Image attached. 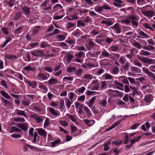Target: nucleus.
Masks as SVG:
<instances>
[{
  "label": "nucleus",
  "instance_id": "1",
  "mask_svg": "<svg viewBox=\"0 0 155 155\" xmlns=\"http://www.w3.org/2000/svg\"><path fill=\"white\" fill-rule=\"evenodd\" d=\"M137 57L138 59L141 61L142 63L144 64L150 65L153 64L154 63V60L153 59L141 56L139 55H137Z\"/></svg>",
  "mask_w": 155,
  "mask_h": 155
},
{
  "label": "nucleus",
  "instance_id": "2",
  "mask_svg": "<svg viewBox=\"0 0 155 155\" xmlns=\"http://www.w3.org/2000/svg\"><path fill=\"white\" fill-rule=\"evenodd\" d=\"M74 105L76 109L78 110V113L79 115L81 114H84V113L83 111V109H84V104H81L77 101H76L74 103Z\"/></svg>",
  "mask_w": 155,
  "mask_h": 155
},
{
  "label": "nucleus",
  "instance_id": "3",
  "mask_svg": "<svg viewBox=\"0 0 155 155\" xmlns=\"http://www.w3.org/2000/svg\"><path fill=\"white\" fill-rule=\"evenodd\" d=\"M141 13L145 16L151 18L155 15V12L151 10L142 11Z\"/></svg>",
  "mask_w": 155,
  "mask_h": 155
},
{
  "label": "nucleus",
  "instance_id": "4",
  "mask_svg": "<svg viewBox=\"0 0 155 155\" xmlns=\"http://www.w3.org/2000/svg\"><path fill=\"white\" fill-rule=\"evenodd\" d=\"M71 134L74 137H75L77 135H78L81 133V130H79V132L78 133H76L78 129L74 125L71 126Z\"/></svg>",
  "mask_w": 155,
  "mask_h": 155
},
{
  "label": "nucleus",
  "instance_id": "5",
  "mask_svg": "<svg viewBox=\"0 0 155 155\" xmlns=\"http://www.w3.org/2000/svg\"><path fill=\"white\" fill-rule=\"evenodd\" d=\"M96 96H95L92 97L90 100L89 102L87 104L88 106L91 109L93 112L94 111V110L95 109V107L93 106V104L96 99Z\"/></svg>",
  "mask_w": 155,
  "mask_h": 155
},
{
  "label": "nucleus",
  "instance_id": "6",
  "mask_svg": "<svg viewBox=\"0 0 155 155\" xmlns=\"http://www.w3.org/2000/svg\"><path fill=\"white\" fill-rule=\"evenodd\" d=\"M36 78L37 79L41 81L46 80L48 78V77L41 72L38 74L36 76Z\"/></svg>",
  "mask_w": 155,
  "mask_h": 155
},
{
  "label": "nucleus",
  "instance_id": "7",
  "mask_svg": "<svg viewBox=\"0 0 155 155\" xmlns=\"http://www.w3.org/2000/svg\"><path fill=\"white\" fill-rule=\"evenodd\" d=\"M111 54L108 51L103 49L102 51L101 54L99 56V58L101 59L104 58H109Z\"/></svg>",
  "mask_w": 155,
  "mask_h": 155
},
{
  "label": "nucleus",
  "instance_id": "8",
  "mask_svg": "<svg viewBox=\"0 0 155 155\" xmlns=\"http://www.w3.org/2000/svg\"><path fill=\"white\" fill-rule=\"evenodd\" d=\"M16 126L23 131H25L28 129V124L27 123H17Z\"/></svg>",
  "mask_w": 155,
  "mask_h": 155
},
{
  "label": "nucleus",
  "instance_id": "9",
  "mask_svg": "<svg viewBox=\"0 0 155 155\" xmlns=\"http://www.w3.org/2000/svg\"><path fill=\"white\" fill-rule=\"evenodd\" d=\"M142 70L149 77L152 78L153 79L155 80V75L153 73L150 72L148 69L145 67L142 68Z\"/></svg>",
  "mask_w": 155,
  "mask_h": 155
},
{
  "label": "nucleus",
  "instance_id": "10",
  "mask_svg": "<svg viewBox=\"0 0 155 155\" xmlns=\"http://www.w3.org/2000/svg\"><path fill=\"white\" fill-rule=\"evenodd\" d=\"M31 53L33 55L36 57H41L44 55V53L43 51L38 50L32 51Z\"/></svg>",
  "mask_w": 155,
  "mask_h": 155
},
{
  "label": "nucleus",
  "instance_id": "11",
  "mask_svg": "<svg viewBox=\"0 0 155 155\" xmlns=\"http://www.w3.org/2000/svg\"><path fill=\"white\" fill-rule=\"evenodd\" d=\"M31 117L35 120L36 122L38 123H40L42 122L43 119L39 117L38 115L35 113H33L31 115Z\"/></svg>",
  "mask_w": 155,
  "mask_h": 155
},
{
  "label": "nucleus",
  "instance_id": "12",
  "mask_svg": "<svg viewBox=\"0 0 155 155\" xmlns=\"http://www.w3.org/2000/svg\"><path fill=\"white\" fill-rule=\"evenodd\" d=\"M37 130L40 136L46 137L47 133L45 130L42 128H38L36 129Z\"/></svg>",
  "mask_w": 155,
  "mask_h": 155
},
{
  "label": "nucleus",
  "instance_id": "13",
  "mask_svg": "<svg viewBox=\"0 0 155 155\" xmlns=\"http://www.w3.org/2000/svg\"><path fill=\"white\" fill-rule=\"evenodd\" d=\"M48 2L47 1H45L41 5L43 7V9L45 10H50L51 9V7L48 3Z\"/></svg>",
  "mask_w": 155,
  "mask_h": 155
},
{
  "label": "nucleus",
  "instance_id": "14",
  "mask_svg": "<svg viewBox=\"0 0 155 155\" xmlns=\"http://www.w3.org/2000/svg\"><path fill=\"white\" fill-rule=\"evenodd\" d=\"M15 112L17 115L23 116L25 118H28L27 115L25 111L18 109H16Z\"/></svg>",
  "mask_w": 155,
  "mask_h": 155
},
{
  "label": "nucleus",
  "instance_id": "15",
  "mask_svg": "<svg viewBox=\"0 0 155 155\" xmlns=\"http://www.w3.org/2000/svg\"><path fill=\"white\" fill-rule=\"evenodd\" d=\"M30 8L27 6H24L22 8V11L23 14L28 17L30 13Z\"/></svg>",
  "mask_w": 155,
  "mask_h": 155
},
{
  "label": "nucleus",
  "instance_id": "16",
  "mask_svg": "<svg viewBox=\"0 0 155 155\" xmlns=\"http://www.w3.org/2000/svg\"><path fill=\"white\" fill-rule=\"evenodd\" d=\"M111 28L115 30L117 34H120L121 32L120 28L117 23H116L114 26H111Z\"/></svg>",
  "mask_w": 155,
  "mask_h": 155
},
{
  "label": "nucleus",
  "instance_id": "17",
  "mask_svg": "<svg viewBox=\"0 0 155 155\" xmlns=\"http://www.w3.org/2000/svg\"><path fill=\"white\" fill-rule=\"evenodd\" d=\"M61 142V140L60 139H59L58 140H56L53 142L49 143V145L50 147H54L57 146L58 144H60Z\"/></svg>",
  "mask_w": 155,
  "mask_h": 155
},
{
  "label": "nucleus",
  "instance_id": "18",
  "mask_svg": "<svg viewBox=\"0 0 155 155\" xmlns=\"http://www.w3.org/2000/svg\"><path fill=\"white\" fill-rule=\"evenodd\" d=\"M75 64L72 63L67 68V71L68 72H72L76 70V68L74 67Z\"/></svg>",
  "mask_w": 155,
  "mask_h": 155
},
{
  "label": "nucleus",
  "instance_id": "19",
  "mask_svg": "<svg viewBox=\"0 0 155 155\" xmlns=\"http://www.w3.org/2000/svg\"><path fill=\"white\" fill-rule=\"evenodd\" d=\"M102 78L101 79H103V80H107L114 79L113 76L110 74L107 73L104 74L102 75Z\"/></svg>",
  "mask_w": 155,
  "mask_h": 155
},
{
  "label": "nucleus",
  "instance_id": "20",
  "mask_svg": "<svg viewBox=\"0 0 155 155\" xmlns=\"http://www.w3.org/2000/svg\"><path fill=\"white\" fill-rule=\"evenodd\" d=\"M83 120L89 127L92 126L95 123V121L94 120L86 119H84Z\"/></svg>",
  "mask_w": 155,
  "mask_h": 155
},
{
  "label": "nucleus",
  "instance_id": "21",
  "mask_svg": "<svg viewBox=\"0 0 155 155\" xmlns=\"http://www.w3.org/2000/svg\"><path fill=\"white\" fill-rule=\"evenodd\" d=\"M153 99V97L152 95L149 94L145 95L144 98L145 101L147 103L151 102Z\"/></svg>",
  "mask_w": 155,
  "mask_h": 155
},
{
  "label": "nucleus",
  "instance_id": "22",
  "mask_svg": "<svg viewBox=\"0 0 155 155\" xmlns=\"http://www.w3.org/2000/svg\"><path fill=\"white\" fill-rule=\"evenodd\" d=\"M58 80L55 78H50L48 81V84L50 85H53L58 83Z\"/></svg>",
  "mask_w": 155,
  "mask_h": 155
},
{
  "label": "nucleus",
  "instance_id": "23",
  "mask_svg": "<svg viewBox=\"0 0 155 155\" xmlns=\"http://www.w3.org/2000/svg\"><path fill=\"white\" fill-rule=\"evenodd\" d=\"M84 110L88 117L89 118L92 116V114L91 111L88 107L86 106H84Z\"/></svg>",
  "mask_w": 155,
  "mask_h": 155
},
{
  "label": "nucleus",
  "instance_id": "24",
  "mask_svg": "<svg viewBox=\"0 0 155 155\" xmlns=\"http://www.w3.org/2000/svg\"><path fill=\"white\" fill-rule=\"evenodd\" d=\"M98 103L100 106L104 108L106 105L107 101L105 99L100 100H99Z\"/></svg>",
  "mask_w": 155,
  "mask_h": 155
},
{
  "label": "nucleus",
  "instance_id": "25",
  "mask_svg": "<svg viewBox=\"0 0 155 155\" xmlns=\"http://www.w3.org/2000/svg\"><path fill=\"white\" fill-rule=\"evenodd\" d=\"M151 53L147 51H145L144 50H141L139 53V54L140 55H143L144 56H148L150 55Z\"/></svg>",
  "mask_w": 155,
  "mask_h": 155
},
{
  "label": "nucleus",
  "instance_id": "26",
  "mask_svg": "<svg viewBox=\"0 0 155 155\" xmlns=\"http://www.w3.org/2000/svg\"><path fill=\"white\" fill-rule=\"evenodd\" d=\"M141 138V136H139L137 137L134 138L133 139H130L129 140L130 143L133 145L135 143L137 142Z\"/></svg>",
  "mask_w": 155,
  "mask_h": 155
},
{
  "label": "nucleus",
  "instance_id": "27",
  "mask_svg": "<svg viewBox=\"0 0 155 155\" xmlns=\"http://www.w3.org/2000/svg\"><path fill=\"white\" fill-rule=\"evenodd\" d=\"M48 110L51 114L53 115L54 116L57 117L59 116L58 113L56 112V110L53 108L51 107H49L48 108Z\"/></svg>",
  "mask_w": 155,
  "mask_h": 155
},
{
  "label": "nucleus",
  "instance_id": "28",
  "mask_svg": "<svg viewBox=\"0 0 155 155\" xmlns=\"http://www.w3.org/2000/svg\"><path fill=\"white\" fill-rule=\"evenodd\" d=\"M21 130L15 127H12L10 130V133H12L14 132H21Z\"/></svg>",
  "mask_w": 155,
  "mask_h": 155
},
{
  "label": "nucleus",
  "instance_id": "29",
  "mask_svg": "<svg viewBox=\"0 0 155 155\" xmlns=\"http://www.w3.org/2000/svg\"><path fill=\"white\" fill-rule=\"evenodd\" d=\"M5 58L8 59L12 60L17 58L15 55L11 54H6L5 55Z\"/></svg>",
  "mask_w": 155,
  "mask_h": 155
},
{
  "label": "nucleus",
  "instance_id": "30",
  "mask_svg": "<svg viewBox=\"0 0 155 155\" xmlns=\"http://www.w3.org/2000/svg\"><path fill=\"white\" fill-rule=\"evenodd\" d=\"M61 12V15H56L54 16L53 17V19L55 20H57L61 19L64 15V13L62 11H60Z\"/></svg>",
  "mask_w": 155,
  "mask_h": 155
},
{
  "label": "nucleus",
  "instance_id": "31",
  "mask_svg": "<svg viewBox=\"0 0 155 155\" xmlns=\"http://www.w3.org/2000/svg\"><path fill=\"white\" fill-rule=\"evenodd\" d=\"M0 93L3 97L7 99H9L11 98V97L6 92L1 91H0Z\"/></svg>",
  "mask_w": 155,
  "mask_h": 155
},
{
  "label": "nucleus",
  "instance_id": "32",
  "mask_svg": "<svg viewBox=\"0 0 155 155\" xmlns=\"http://www.w3.org/2000/svg\"><path fill=\"white\" fill-rule=\"evenodd\" d=\"M137 31V32L140 35L143 36L144 37L146 38H150L149 36L143 31L140 30H138Z\"/></svg>",
  "mask_w": 155,
  "mask_h": 155
},
{
  "label": "nucleus",
  "instance_id": "33",
  "mask_svg": "<svg viewBox=\"0 0 155 155\" xmlns=\"http://www.w3.org/2000/svg\"><path fill=\"white\" fill-rule=\"evenodd\" d=\"M101 37L100 36H97L96 37L94 41L98 43L102 44L104 41L103 39H101Z\"/></svg>",
  "mask_w": 155,
  "mask_h": 155
},
{
  "label": "nucleus",
  "instance_id": "34",
  "mask_svg": "<svg viewBox=\"0 0 155 155\" xmlns=\"http://www.w3.org/2000/svg\"><path fill=\"white\" fill-rule=\"evenodd\" d=\"M154 47L151 45H148V46H143L142 47V48L146 50H147L148 51H150L151 50H154Z\"/></svg>",
  "mask_w": 155,
  "mask_h": 155
},
{
  "label": "nucleus",
  "instance_id": "35",
  "mask_svg": "<svg viewBox=\"0 0 155 155\" xmlns=\"http://www.w3.org/2000/svg\"><path fill=\"white\" fill-rule=\"evenodd\" d=\"M38 88L42 90L43 91H47L48 90L47 87L45 86L42 83H40L38 84Z\"/></svg>",
  "mask_w": 155,
  "mask_h": 155
},
{
  "label": "nucleus",
  "instance_id": "36",
  "mask_svg": "<svg viewBox=\"0 0 155 155\" xmlns=\"http://www.w3.org/2000/svg\"><path fill=\"white\" fill-rule=\"evenodd\" d=\"M65 38V37L64 36L62 35H59L56 37V40L57 41H61L64 40Z\"/></svg>",
  "mask_w": 155,
  "mask_h": 155
},
{
  "label": "nucleus",
  "instance_id": "37",
  "mask_svg": "<svg viewBox=\"0 0 155 155\" xmlns=\"http://www.w3.org/2000/svg\"><path fill=\"white\" fill-rule=\"evenodd\" d=\"M119 71L118 68L115 67L111 70L110 72L112 74H117L118 73Z\"/></svg>",
  "mask_w": 155,
  "mask_h": 155
},
{
  "label": "nucleus",
  "instance_id": "38",
  "mask_svg": "<svg viewBox=\"0 0 155 155\" xmlns=\"http://www.w3.org/2000/svg\"><path fill=\"white\" fill-rule=\"evenodd\" d=\"M65 102L66 103L67 108L68 109L70 108V106L72 104V101H71L68 98H66L65 99Z\"/></svg>",
  "mask_w": 155,
  "mask_h": 155
},
{
  "label": "nucleus",
  "instance_id": "39",
  "mask_svg": "<svg viewBox=\"0 0 155 155\" xmlns=\"http://www.w3.org/2000/svg\"><path fill=\"white\" fill-rule=\"evenodd\" d=\"M130 70L131 71L135 73H137L139 72V71L140 70V69L134 66L131 67L130 68Z\"/></svg>",
  "mask_w": 155,
  "mask_h": 155
},
{
  "label": "nucleus",
  "instance_id": "40",
  "mask_svg": "<svg viewBox=\"0 0 155 155\" xmlns=\"http://www.w3.org/2000/svg\"><path fill=\"white\" fill-rule=\"evenodd\" d=\"M113 94H115L117 96L122 97V93L120 92L119 91L117 90H112L111 92Z\"/></svg>",
  "mask_w": 155,
  "mask_h": 155
},
{
  "label": "nucleus",
  "instance_id": "41",
  "mask_svg": "<svg viewBox=\"0 0 155 155\" xmlns=\"http://www.w3.org/2000/svg\"><path fill=\"white\" fill-rule=\"evenodd\" d=\"M65 42L70 44H74L75 43V41L74 39L69 37L66 40Z\"/></svg>",
  "mask_w": 155,
  "mask_h": 155
},
{
  "label": "nucleus",
  "instance_id": "42",
  "mask_svg": "<svg viewBox=\"0 0 155 155\" xmlns=\"http://www.w3.org/2000/svg\"><path fill=\"white\" fill-rule=\"evenodd\" d=\"M26 82L28 84L29 86L33 88H35L36 86V81H33L32 82H30L27 81Z\"/></svg>",
  "mask_w": 155,
  "mask_h": 155
},
{
  "label": "nucleus",
  "instance_id": "43",
  "mask_svg": "<svg viewBox=\"0 0 155 155\" xmlns=\"http://www.w3.org/2000/svg\"><path fill=\"white\" fill-rule=\"evenodd\" d=\"M119 48L118 46L117 45H112L109 48L111 51L114 52L117 51L119 49Z\"/></svg>",
  "mask_w": 155,
  "mask_h": 155
},
{
  "label": "nucleus",
  "instance_id": "44",
  "mask_svg": "<svg viewBox=\"0 0 155 155\" xmlns=\"http://www.w3.org/2000/svg\"><path fill=\"white\" fill-rule=\"evenodd\" d=\"M30 101L27 100H23L21 102V104L24 107L29 106L30 104Z\"/></svg>",
  "mask_w": 155,
  "mask_h": 155
},
{
  "label": "nucleus",
  "instance_id": "45",
  "mask_svg": "<svg viewBox=\"0 0 155 155\" xmlns=\"http://www.w3.org/2000/svg\"><path fill=\"white\" fill-rule=\"evenodd\" d=\"M73 57V55L70 54H68L66 55L65 58L66 59L67 61L70 63Z\"/></svg>",
  "mask_w": 155,
  "mask_h": 155
},
{
  "label": "nucleus",
  "instance_id": "46",
  "mask_svg": "<svg viewBox=\"0 0 155 155\" xmlns=\"http://www.w3.org/2000/svg\"><path fill=\"white\" fill-rule=\"evenodd\" d=\"M87 35H85L83 36H82L80 37L79 39H78V41H81L82 42L84 43L87 40Z\"/></svg>",
  "mask_w": 155,
  "mask_h": 155
},
{
  "label": "nucleus",
  "instance_id": "47",
  "mask_svg": "<svg viewBox=\"0 0 155 155\" xmlns=\"http://www.w3.org/2000/svg\"><path fill=\"white\" fill-rule=\"evenodd\" d=\"M94 10L96 12L100 13L102 12L103 11V8L102 6L95 7L94 8Z\"/></svg>",
  "mask_w": 155,
  "mask_h": 155
},
{
  "label": "nucleus",
  "instance_id": "48",
  "mask_svg": "<svg viewBox=\"0 0 155 155\" xmlns=\"http://www.w3.org/2000/svg\"><path fill=\"white\" fill-rule=\"evenodd\" d=\"M85 54V53L83 51H80L78 53H76L75 56L77 58H82Z\"/></svg>",
  "mask_w": 155,
  "mask_h": 155
},
{
  "label": "nucleus",
  "instance_id": "49",
  "mask_svg": "<svg viewBox=\"0 0 155 155\" xmlns=\"http://www.w3.org/2000/svg\"><path fill=\"white\" fill-rule=\"evenodd\" d=\"M66 116L70 118L72 121L74 122H76V119L73 115L68 114H67Z\"/></svg>",
  "mask_w": 155,
  "mask_h": 155
},
{
  "label": "nucleus",
  "instance_id": "50",
  "mask_svg": "<svg viewBox=\"0 0 155 155\" xmlns=\"http://www.w3.org/2000/svg\"><path fill=\"white\" fill-rule=\"evenodd\" d=\"M99 87V84H97L92 87H88V88L91 90H98Z\"/></svg>",
  "mask_w": 155,
  "mask_h": 155
},
{
  "label": "nucleus",
  "instance_id": "51",
  "mask_svg": "<svg viewBox=\"0 0 155 155\" xmlns=\"http://www.w3.org/2000/svg\"><path fill=\"white\" fill-rule=\"evenodd\" d=\"M93 77V76L90 74H85L83 76V78L84 79H86V80H90L92 79Z\"/></svg>",
  "mask_w": 155,
  "mask_h": 155
},
{
  "label": "nucleus",
  "instance_id": "52",
  "mask_svg": "<svg viewBox=\"0 0 155 155\" xmlns=\"http://www.w3.org/2000/svg\"><path fill=\"white\" fill-rule=\"evenodd\" d=\"M121 22L128 25H130V19L128 18L123 19L121 20Z\"/></svg>",
  "mask_w": 155,
  "mask_h": 155
},
{
  "label": "nucleus",
  "instance_id": "53",
  "mask_svg": "<svg viewBox=\"0 0 155 155\" xmlns=\"http://www.w3.org/2000/svg\"><path fill=\"white\" fill-rule=\"evenodd\" d=\"M6 2L10 7H12L15 4V0H7Z\"/></svg>",
  "mask_w": 155,
  "mask_h": 155
},
{
  "label": "nucleus",
  "instance_id": "54",
  "mask_svg": "<svg viewBox=\"0 0 155 155\" xmlns=\"http://www.w3.org/2000/svg\"><path fill=\"white\" fill-rule=\"evenodd\" d=\"M23 69L27 71H35V68L31 67L29 65L24 67Z\"/></svg>",
  "mask_w": 155,
  "mask_h": 155
},
{
  "label": "nucleus",
  "instance_id": "55",
  "mask_svg": "<svg viewBox=\"0 0 155 155\" xmlns=\"http://www.w3.org/2000/svg\"><path fill=\"white\" fill-rule=\"evenodd\" d=\"M101 24H104L106 25L109 26L113 25V22L112 21H107L103 20L101 22Z\"/></svg>",
  "mask_w": 155,
  "mask_h": 155
},
{
  "label": "nucleus",
  "instance_id": "56",
  "mask_svg": "<svg viewBox=\"0 0 155 155\" xmlns=\"http://www.w3.org/2000/svg\"><path fill=\"white\" fill-rule=\"evenodd\" d=\"M105 71L102 68H101L99 70H96V74L97 75H100L101 74L104 73Z\"/></svg>",
  "mask_w": 155,
  "mask_h": 155
},
{
  "label": "nucleus",
  "instance_id": "57",
  "mask_svg": "<svg viewBox=\"0 0 155 155\" xmlns=\"http://www.w3.org/2000/svg\"><path fill=\"white\" fill-rule=\"evenodd\" d=\"M85 96L84 95H82L79 97L78 98L77 100L78 101L81 102V103H83L85 100Z\"/></svg>",
  "mask_w": 155,
  "mask_h": 155
},
{
  "label": "nucleus",
  "instance_id": "58",
  "mask_svg": "<svg viewBox=\"0 0 155 155\" xmlns=\"http://www.w3.org/2000/svg\"><path fill=\"white\" fill-rule=\"evenodd\" d=\"M130 63L127 62L123 66L124 69L125 71H127L129 70V68L130 67Z\"/></svg>",
  "mask_w": 155,
  "mask_h": 155
},
{
  "label": "nucleus",
  "instance_id": "59",
  "mask_svg": "<svg viewBox=\"0 0 155 155\" xmlns=\"http://www.w3.org/2000/svg\"><path fill=\"white\" fill-rule=\"evenodd\" d=\"M82 33L80 31H76L72 34V35L75 37H77L82 35Z\"/></svg>",
  "mask_w": 155,
  "mask_h": 155
},
{
  "label": "nucleus",
  "instance_id": "60",
  "mask_svg": "<svg viewBox=\"0 0 155 155\" xmlns=\"http://www.w3.org/2000/svg\"><path fill=\"white\" fill-rule=\"evenodd\" d=\"M110 144V142H107L104 145V151H107L109 150V146Z\"/></svg>",
  "mask_w": 155,
  "mask_h": 155
},
{
  "label": "nucleus",
  "instance_id": "61",
  "mask_svg": "<svg viewBox=\"0 0 155 155\" xmlns=\"http://www.w3.org/2000/svg\"><path fill=\"white\" fill-rule=\"evenodd\" d=\"M75 25L74 23L72 22H68L66 24V27L67 28H70L73 27Z\"/></svg>",
  "mask_w": 155,
  "mask_h": 155
},
{
  "label": "nucleus",
  "instance_id": "62",
  "mask_svg": "<svg viewBox=\"0 0 155 155\" xmlns=\"http://www.w3.org/2000/svg\"><path fill=\"white\" fill-rule=\"evenodd\" d=\"M69 98L70 100L71 101H72L73 98L75 95H76L75 93L74 92H70L68 94Z\"/></svg>",
  "mask_w": 155,
  "mask_h": 155
},
{
  "label": "nucleus",
  "instance_id": "63",
  "mask_svg": "<svg viewBox=\"0 0 155 155\" xmlns=\"http://www.w3.org/2000/svg\"><path fill=\"white\" fill-rule=\"evenodd\" d=\"M59 122L63 126L66 127L68 125V122L65 120H60Z\"/></svg>",
  "mask_w": 155,
  "mask_h": 155
},
{
  "label": "nucleus",
  "instance_id": "64",
  "mask_svg": "<svg viewBox=\"0 0 155 155\" xmlns=\"http://www.w3.org/2000/svg\"><path fill=\"white\" fill-rule=\"evenodd\" d=\"M133 45L139 49H141L143 47V46L141 45L137 42H136L134 43Z\"/></svg>",
  "mask_w": 155,
  "mask_h": 155
}]
</instances>
